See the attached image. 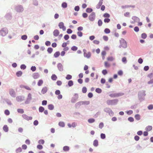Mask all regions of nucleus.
Wrapping results in <instances>:
<instances>
[{"mask_svg":"<svg viewBox=\"0 0 153 153\" xmlns=\"http://www.w3.org/2000/svg\"><path fill=\"white\" fill-rule=\"evenodd\" d=\"M103 16L105 18H109L110 17V15L109 14L106 13L104 14Z\"/></svg>","mask_w":153,"mask_h":153,"instance_id":"nucleus-38","label":"nucleus"},{"mask_svg":"<svg viewBox=\"0 0 153 153\" xmlns=\"http://www.w3.org/2000/svg\"><path fill=\"white\" fill-rule=\"evenodd\" d=\"M3 129L5 132H7L8 131V127L6 125H5L3 127Z\"/></svg>","mask_w":153,"mask_h":153,"instance_id":"nucleus-18","label":"nucleus"},{"mask_svg":"<svg viewBox=\"0 0 153 153\" xmlns=\"http://www.w3.org/2000/svg\"><path fill=\"white\" fill-rule=\"evenodd\" d=\"M60 54V52L59 51H57L54 53L53 56L55 58H57L59 56Z\"/></svg>","mask_w":153,"mask_h":153,"instance_id":"nucleus-20","label":"nucleus"},{"mask_svg":"<svg viewBox=\"0 0 153 153\" xmlns=\"http://www.w3.org/2000/svg\"><path fill=\"white\" fill-rule=\"evenodd\" d=\"M17 111L18 113L21 114H23L24 112V110L22 109H18Z\"/></svg>","mask_w":153,"mask_h":153,"instance_id":"nucleus-34","label":"nucleus"},{"mask_svg":"<svg viewBox=\"0 0 153 153\" xmlns=\"http://www.w3.org/2000/svg\"><path fill=\"white\" fill-rule=\"evenodd\" d=\"M93 42L95 44L98 45L100 43L99 41L97 40H94L93 41Z\"/></svg>","mask_w":153,"mask_h":153,"instance_id":"nucleus-58","label":"nucleus"},{"mask_svg":"<svg viewBox=\"0 0 153 153\" xmlns=\"http://www.w3.org/2000/svg\"><path fill=\"white\" fill-rule=\"evenodd\" d=\"M9 93L11 96H13L15 95V92L13 90L11 89Z\"/></svg>","mask_w":153,"mask_h":153,"instance_id":"nucleus-23","label":"nucleus"},{"mask_svg":"<svg viewBox=\"0 0 153 153\" xmlns=\"http://www.w3.org/2000/svg\"><path fill=\"white\" fill-rule=\"evenodd\" d=\"M21 88H25V89L28 90H31V89L30 87H29L27 85H21Z\"/></svg>","mask_w":153,"mask_h":153,"instance_id":"nucleus-19","label":"nucleus"},{"mask_svg":"<svg viewBox=\"0 0 153 153\" xmlns=\"http://www.w3.org/2000/svg\"><path fill=\"white\" fill-rule=\"evenodd\" d=\"M23 8L20 6H18L16 7V10L18 12H21L23 11Z\"/></svg>","mask_w":153,"mask_h":153,"instance_id":"nucleus-13","label":"nucleus"},{"mask_svg":"<svg viewBox=\"0 0 153 153\" xmlns=\"http://www.w3.org/2000/svg\"><path fill=\"white\" fill-rule=\"evenodd\" d=\"M87 88L85 87H84L82 89V92L83 93H85L87 92Z\"/></svg>","mask_w":153,"mask_h":153,"instance_id":"nucleus-44","label":"nucleus"},{"mask_svg":"<svg viewBox=\"0 0 153 153\" xmlns=\"http://www.w3.org/2000/svg\"><path fill=\"white\" fill-rule=\"evenodd\" d=\"M128 120L130 122H132L134 121V119L132 117H129L128 118Z\"/></svg>","mask_w":153,"mask_h":153,"instance_id":"nucleus-56","label":"nucleus"},{"mask_svg":"<svg viewBox=\"0 0 153 153\" xmlns=\"http://www.w3.org/2000/svg\"><path fill=\"white\" fill-rule=\"evenodd\" d=\"M102 1L103 0H100L98 4L96 6L97 8L99 9L100 8L101 6L102 5Z\"/></svg>","mask_w":153,"mask_h":153,"instance_id":"nucleus-12","label":"nucleus"},{"mask_svg":"<svg viewBox=\"0 0 153 153\" xmlns=\"http://www.w3.org/2000/svg\"><path fill=\"white\" fill-rule=\"evenodd\" d=\"M59 33V30L57 29L55 30L53 32V35L55 36H58Z\"/></svg>","mask_w":153,"mask_h":153,"instance_id":"nucleus-10","label":"nucleus"},{"mask_svg":"<svg viewBox=\"0 0 153 153\" xmlns=\"http://www.w3.org/2000/svg\"><path fill=\"white\" fill-rule=\"evenodd\" d=\"M104 126V124L103 123H100L99 125V127L100 128H102Z\"/></svg>","mask_w":153,"mask_h":153,"instance_id":"nucleus-60","label":"nucleus"},{"mask_svg":"<svg viewBox=\"0 0 153 153\" xmlns=\"http://www.w3.org/2000/svg\"><path fill=\"white\" fill-rule=\"evenodd\" d=\"M95 17V15L94 13H92L89 16V19L91 21H93Z\"/></svg>","mask_w":153,"mask_h":153,"instance_id":"nucleus-6","label":"nucleus"},{"mask_svg":"<svg viewBox=\"0 0 153 153\" xmlns=\"http://www.w3.org/2000/svg\"><path fill=\"white\" fill-rule=\"evenodd\" d=\"M57 66L59 70L60 71H62L63 70L62 66L61 63H59L58 65Z\"/></svg>","mask_w":153,"mask_h":153,"instance_id":"nucleus-15","label":"nucleus"},{"mask_svg":"<svg viewBox=\"0 0 153 153\" xmlns=\"http://www.w3.org/2000/svg\"><path fill=\"white\" fill-rule=\"evenodd\" d=\"M110 20L108 18H105L104 19V22L105 23H108L110 22Z\"/></svg>","mask_w":153,"mask_h":153,"instance_id":"nucleus-48","label":"nucleus"},{"mask_svg":"<svg viewBox=\"0 0 153 153\" xmlns=\"http://www.w3.org/2000/svg\"><path fill=\"white\" fill-rule=\"evenodd\" d=\"M135 119L137 120H139L140 119V117L139 114H137L135 115L134 117Z\"/></svg>","mask_w":153,"mask_h":153,"instance_id":"nucleus-25","label":"nucleus"},{"mask_svg":"<svg viewBox=\"0 0 153 153\" xmlns=\"http://www.w3.org/2000/svg\"><path fill=\"white\" fill-rule=\"evenodd\" d=\"M45 109L42 106H40L39 108V111L40 112H42Z\"/></svg>","mask_w":153,"mask_h":153,"instance_id":"nucleus-32","label":"nucleus"},{"mask_svg":"<svg viewBox=\"0 0 153 153\" xmlns=\"http://www.w3.org/2000/svg\"><path fill=\"white\" fill-rule=\"evenodd\" d=\"M122 61L123 62L126 63L127 62L126 58L125 57H123L122 59Z\"/></svg>","mask_w":153,"mask_h":153,"instance_id":"nucleus-62","label":"nucleus"},{"mask_svg":"<svg viewBox=\"0 0 153 153\" xmlns=\"http://www.w3.org/2000/svg\"><path fill=\"white\" fill-rule=\"evenodd\" d=\"M59 26L60 29H62L63 31L65 30L66 27L62 22H60L59 23Z\"/></svg>","mask_w":153,"mask_h":153,"instance_id":"nucleus-8","label":"nucleus"},{"mask_svg":"<svg viewBox=\"0 0 153 153\" xmlns=\"http://www.w3.org/2000/svg\"><path fill=\"white\" fill-rule=\"evenodd\" d=\"M32 76L34 79H36L38 78L39 77V75L38 73H35L33 74Z\"/></svg>","mask_w":153,"mask_h":153,"instance_id":"nucleus-11","label":"nucleus"},{"mask_svg":"<svg viewBox=\"0 0 153 153\" xmlns=\"http://www.w3.org/2000/svg\"><path fill=\"white\" fill-rule=\"evenodd\" d=\"M93 145L95 146H97L98 145V141L97 140H95L94 141Z\"/></svg>","mask_w":153,"mask_h":153,"instance_id":"nucleus-26","label":"nucleus"},{"mask_svg":"<svg viewBox=\"0 0 153 153\" xmlns=\"http://www.w3.org/2000/svg\"><path fill=\"white\" fill-rule=\"evenodd\" d=\"M95 121V120L93 118L90 119L88 120V121L89 123H93Z\"/></svg>","mask_w":153,"mask_h":153,"instance_id":"nucleus-30","label":"nucleus"},{"mask_svg":"<svg viewBox=\"0 0 153 153\" xmlns=\"http://www.w3.org/2000/svg\"><path fill=\"white\" fill-rule=\"evenodd\" d=\"M69 36L68 35H66L64 36V38L65 40H67L69 38Z\"/></svg>","mask_w":153,"mask_h":153,"instance_id":"nucleus-63","label":"nucleus"},{"mask_svg":"<svg viewBox=\"0 0 153 153\" xmlns=\"http://www.w3.org/2000/svg\"><path fill=\"white\" fill-rule=\"evenodd\" d=\"M83 55L85 57L87 58H89L91 56V53L90 52H87L86 49H84L83 50Z\"/></svg>","mask_w":153,"mask_h":153,"instance_id":"nucleus-2","label":"nucleus"},{"mask_svg":"<svg viewBox=\"0 0 153 153\" xmlns=\"http://www.w3.org/2000/svg\"><path fill=\"white\" fill-rule=\"evenodd\" d=\"M8 30L6 28H3L0 31V34L2 36H5L7 33Z\"/></svg>","mask_w":153,"mask_h":153,"instance_id":"nucleus-3","label":"nucleus"},{"mask_svg":"<svg viewBox=\"0 0 153 153\" xmlns=\"http://www.w3.org/2000/svg\"><path fill=\"white\" fill-rule=\"evenodd\" d=\"M48 90V88L46 87H44L42 88V90H41V93L42 94H44L46 93Z\"/></svg>","mask_w":153,"mask_h":153,"instance_id":"nucleus-9","label":"nucleus"},{"mask_svg":"<svg viewBox=\"0 0 153 153\" xmlns=\"http://www.w3.org/2000/svg\"><path fill=\"white\" fill-rule=\"evenodd\" d=\"M54 108V106L52 104H50L48 105V108L50 110H52Z\"/></svg>","mask_w":153,"mask_h":153,"instance_id":"nucleus-28","label":"nucleus"},{"mask_svg":"<svg viewBox=\"0 0 153 153\" xmlns=\"http://www.w3.org/2000/svg\"><path fill=\"white\" fill-rule=\"evenodd\" d=\"M103 39L105 41H108V37L105 36H103Z\"/></svg>","mask_w":153,"mask_h":153,"instance_id":"nucleus-51","label":"nucleus"},{"mask_svg":"<svg viewBox=\"0 0 153 153\" xmlns=\"http://www.w3.org/2000/svg\"><path fill=\"white\" fill-rule=\"evenodd\" d=\"M104 65L105 68H109L110 66V64L107 61H105L104 62Z\"/></svg>","mask_w":153,"mask_h":153,"instance_id":"nucleus-16","label":"nucleus"},{"mask_svg":"<svg viewBox=\"0 0 153 153\" xmlns=\"http://www.w3.org/2000/svg\"><path fill=\"white\" fill-rule=\"evenodd\" d=\"M67 32L68 34H70L72 33V30L70 29H68L67 30Z\"/></svg>","mask_w":153,"mask_h":153,"instance_id":"nucleus-59","label":"nucleus"},{"mask_svg":"<svg viewBox=\"0 0 153 153\" xmlns=\"http://www.w3.org/2000/svg\"><path fill=\"white\" fill-rule=\"evenodd\" d=\"M63 150L64 151H68L69 150V147L67 146H64L63 148Z\"/></svg>","mask_w":153,"mask_h":153,"instance_id":"nucleus-22","label":"nucleus"},{"mask_svg":"<svg viewBox=\"0 0 153 153\" xmlns=\"http://www.w3.org/2000/svg\"><path fill=\"white\" fill-rule=\"evenodd\" d=\"M102 22L101 19H99L98 21V25L100 26H101L102 25Z\"/></svg>","mask_w":153,"mask_h":153,"instance_id":"nucleus-47","label":"nucleus"},{"mask_svg":"<svg viewBox=\"0 0 153 153\" xmlns=\"http://www.w3.org/2000/svg\"><path fill=\"white\" fill-rule=\"evenodd\" d=\"M107 59L109 61H112L115 59V58L112 56H109L107 58Z\"/></svg>","mask_w":153,"mask_h":153,"instance_id":"nucleus-14","label":"nucleus"},{"mask_svg":"<svg viewBox=\"0 0 153 153\" xmlns=\"http://www.w3.org/2000/svg\"><path fill=\"white\" fill-rule=\"evenodd\" d=\"M43 81L42 79H40L37 82V85L39 86H41L43 84Z\"/></svg>","mask_w":153,"mask_h":153,"instance_id":"nucleus-17","label":"nucleus"},{"mask_svg":"<svg viewBox=\"0 0 153 153\" xmlns=\"http://www.w3.org/2000/svg\"><path fill=\"white\" fill-rule=\"evenodd\" d=\"M148 108L149 110H152L153 109V105H150L148 106Z\"/></svg>","mask_w":153,"mask_h":153,"instance_id":"nucleus-52","label":"nucleus"},{"mask_svg":"<svg viewBox=\"0 0 153 153\" xmlns=\"http://www.w3.org/2000/svg\"><path fill=\"white\" fill-rule=\"evenodd\" d=\"M95 91L96 92L98 93H100L102 92L101 89L98 88H96Z\"/></svg>","mask_w":153,"mask_h":153,"instance_id":"nucleus-39","label":"nucleus"},{"mask_svg":"<svg viewBox=\"0 0 153 153\" xmlns=\"http://www.w3.org/2000/svg\"><path fill=\"white\" fill-rule=\"evenodd\" d=\"M45 143V141L43 140H40L38 141V143L39 144H43Z\"/></svg>","mask_w":153,"mask_h":153,"instance_id":"nucleus-42","label":"nucleus"},{"mask_svg":"<svg viewBox=\"0 0 153 153\" xmlns=\"http://www.w3.org/2000/svg\"><path fill=\"white\" fill-rule=\"evenodd\" d=\"M147 36L146 34L145 33H143L141 35V37L143 39H146V38Z\"/></svg>","mask_w":153,"mask_h":153,"instance_id":"nucleus-40","label":"nucleus"},{"mask_svg":"<svg viewBox=\"0 0 153 153\" xmlns=\"http://www.w3.org/2000/svg\"><path fill=\"white\" fill-rule=\"evenodd\" d=\"M57 78V76L55 74H53L51 76V78L53 80H56Z\"/></svg>","mask_w":153,"mask_h":153,"instance_id":"nucleus-21","label":"nucleus"},{"mask_svg":"<svg viewBox=\"0 0 153 153\" xmlns=\"http://www.w3.org/2000/svg\"><path fill=\"white\" fill-rule=\"evenodd\" d=\"M124 94L123 93H119L110 94L109 95V96L112 97H115L122 96Z\"/></svg>","mask_w":153,"mask_h":153,"instance_id":"nucleus-4","label":"nucleus"},{"mask_svg":"<svg viewBox=\"0 0 153 153\" xmlns=\"http://www.w3.org/2000/svg\"><path fill=\"white\" fill-rule=\"evenodd\" d=\"M127 113L128 115L131 114L133 113V111L131 110H129L127 112Z\"/></svg>","mask_w":153,"mask_h":153,"instance_id":"nucleus-64","label":"nucleus"},{"mask_svg":"<svg viewBox=\"0 0 153 153\" xmlns=\"http://www.w3.org/2000/svg\"><path fill=\"white\" fill-rule=\"evenodd\" d=\"M22 116L24 119L27 120H31L32 119V117H29L25 114H22Z\"/></svg>","mask_w":153,"mask_h":153,"instance_id":"nucleus-7","label":"nucleus"},{"mask_svg":"<svg viewBox=\"0 0 153 153\" xmlns=\"http://www.w3.org/2000/svg\"><path fill=\"white\" fill-rule=\"evenodd\" d=\"M68 85L69 86H71L73 85V82L72 80H70L68 81Z\"/></svg>","mask_w":153,"mask_h":153,"instance_id":"nucleus-33","label":"nucleus"},{"mask_svg":"<svg viewBox=\"0 0 153 153\" xmlns=\"http://www.w3.org/2000/svg\"><path fill=\"white\" fill-rule=\"evenodd\" d=\"M4 114L7 115H8L10 114V112L8 110H6L4 111Z\"/></svg>","mask_w":153,"mask_h":153,"instance_id":"nucleus-46","label":"nucleus"},{"mask_svg":"<svg viewBox=\"0 0 153 153\" xmlns=\"http://www.w3.org/2000/svg\"><path fill=\"white\" fill-rule=\"evenodd\" d=\"M77 48L75 46H73L71 48V49L73 51H76L77 50Z\"/></svg>","mask_w":153,"mask_h":153,"instance_id":"nucleus-45","label":"nucleus"},{"mask_svg":"<svg viewBox=\"0 0 153 153\" xmlns=\"http://www.w3.org/2000/svg\"><path fill=\"white\" fill-rule=\"evenodd\" d=\"M92 11V9L89 8H88L86 10V11L87 13H90Z\"/></svg>","mask_w":153,"mask_h":153,"instance_id":"nucleus-43","label":"nucleus"},{"mask_svg":"<svg viewBox=\"0 0 153 153\" xmlns=\"http://www.w3.org/2000/svg\"><path fill=\"white\" fill-rule=\"evenodd\" d=\"M53 49L51 48H48L47 49V51L50 53H51L53 51Z\"/></svg>","mask_w":153,"mask_h":153,"instance_id":"nucleus-36","label":"nucleus"},{"mask_svg":"<svg viewBox=\"0 0 153 153\" xmlns=\"http://www.w3.org/2000/svg\"><path fill=\"white\" fill-rule=\"evenodd\" d=\"M120 45L122 47L126 48L127 46V43L126 42L123 38H121L120 40Z\"/></svg>","mask_w":153,"mask_h":153,"instance_id":"nucleus-1","label":"nucleus"},{"mask_svg":"<svg viewBox=\"0 0 153 153\" xmlns=\"http://www.w3.org/2000/svg\"><path fill=\"white\" fill-rule=\"evenodd\" d=\"M56 84L57 85L59 86H60L62 84V82L61 81H57L56 82Z\"/></svg>","mask_w":153,"mask_h":153,"instance_id":"nucleus-50","label":"nucleus"},{"mask_svg":"<svg viewBox=\"0 0 153 153\" xmlns=\"http://www.w3.org/2000/svg\"><path fill=\"white\" fill-rule=\"evenodd\" d=\"M55 94L56 95H58L60 94V91L59 90H57L55 92Z\"/></svg>","mask_w":153,"mask_h":153,"instance_id":"nucleus-57","label":"nucleus"},{"mask_svg":"<svg viewBox=\"0 0 153 153\" xmlns=\"http://www.w3.org/2000/svg\"><path fill=\"white\" fill-rule=\"evenodd\" d=\"M152 127L151 126H148L146 127V129L147 131H149L152 129Z\"/></svg>","mask_w":153,"mask_h":153,"instance_id":"nucleus-31","label":"nucleus"},{"mask_svg":"<svg viewBox=\"0 0 153 153\" xmlns=\"http://www.w3.org/2000/svg\"><path fill=\"white\" fill-rule=\"evenodd\" d=\"M104 32L105 33L108 34L110 33V30L108 28H105L104 30Z\"/></svg>","mask_w":153,"mask_h":153,"instance_id":"nucleus-29","label":"nucleus"},{"mask_svg":"<svg viewBox=\"0 0 153 153\" xmlns=\"http://www.w3.org/2000/svg\"><path fill=\"white\" fill-rule=\"evenodd\" d=\"M21 38L23 40H26L27 38V36L26 35H24L22 36Z\"/></svg>","mask_w":153,"mask_h":153,"instance_id":"nucleus-54","label":"nucleus"},{"mask_svg":"<svg viewBox=\"0 0 153 153\" xmlns=\"http://www.w3.org/2000/svg\"><path fill=\"white\" fill-rule=\"evenodd\" d=\"M134 139L135 140L138 141L140 139V137L136 135L134 137Z\"/></svg>","mask_w":153,"mask_h":153,"instance_id":"nucleus-61","label":"nucleus"},{"mask_svg":"<svg viewBox=\"0 0 153 153\" xmlns=\"http://www.w3.org/2000/svg\"><path fill=\"white\" fill-rule=\"evenodd\" d=\"M102 73L103 75H105L107 74V71L105 69L103 70L102 71Z\"/></svg>","mask_w":153,"mask_h":153,"instance_id":"nucleus-55","label":"nucleus"},{"mask_svg":"<svg viewBox=\"0 0 153 153\" xmlns=\"http://www.w3.org/2000/svg\"><path fill=\"white\" fill-rule=\"evenodd\" d=\"M101 138L102 139H104L105 137V134L102 133L100 135Z\"/></svg>","mask_w":153,"mask_h":153,"instance_id":"nucleus-53","label":"nucleus"},{"mask_svg":"<svg viewBox=\"0 0 153 153\" xmlns=\"http://www.w3.org/2000/svg\"><path fill=\"white\" fill-rule=\"evenodd\" d=\"M37 148L41 150L43 149V147L42 145L39 144L37 146Z\"/></svg>","mask_w":153,"mask_h":153,"instance_id":"nucleus-41","label":"nucleus"},{"mask_svg":"<svg viewBox=\"0 0 153 153\" xmlns=\"http://www.w3.org/2000/svg\"><path fill=\"white\" fill-rule=\"evenodd\" d=\"M59 125L61 127H64L65 126L64 123L62 122H60L59 123Z\"/></svg>","mask_w":153,"mask_h":153,"instance_id":"nucleus-27","label":"nucleus"},{"mask_svg":"<svg viewBox=\"0 0 153 153\" xmlns=\"http://www.w3.org/2000/svg\"><path fill=\"white\" fill-rule=\"evenodd\" d=\"M22 72L21 71H19L16 73V75L18 77L20 76H22Z\"/></svg>","mask_w":153,"mask_h":153,"instance_id":"nucleus-24","label":"nucleus"},{"mask_svg":"<svg viewBox=\"0 0 153 153\" xmlns=\"http://www.w3.org/2000/svg\"><path fill=\"white\" fill-rule=\"evenodd\" d=\"M117 100H108L107 101V103L108 105H111L113 104L114 103H117L118 102Z\"/></svg>","mask_w":153,"mask_h":153,"instance_id":"nucleus-5","label":"nucleus"},{"mask_svg":"<svg viewBox=\"0 0 153 153\" xmlns=\"http://www.w3.org/2000/svg\"><path fill=\"white\" fill-rule=\"evenodd\" d=\"M72 76L71 75H69V74H68L66 76V79H67L69 80V79H71L72 78Z\"/></svg>","mask_w":153,"mask_h":153,"instance_id":"nucleus-37","label":"nucleus"},{"mask_svg":"<svg viewBox=\"0 0 153 153\" xmlns=\"http://www.w3.org/2000/svg\"><path fill=\"white\" fill-rule=\"evenodd\" d=\"M77 34L78 36L81 37L82 36V33L80 31H78L77 32Z\"/></svg>","mask_w":153,"mask_h":153,"instance_id":"nucleus-49","label":"nucleus"},{"mask_svg":"<svg viewBox=\"0 0 153 153\" xmlns=\"http://www.w3.org/2000/svg\"><path fill=\"white\" fill-rule=\"evenodd\" d=\"M67 6V4L66 2H63L62 4V6L64 8H66Z\"/></svg>","mask_w":153,"mask_h":153,"instance_id":"nucleus-35","label":"nucleus"}]
</instances>
